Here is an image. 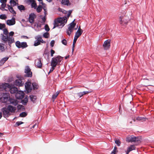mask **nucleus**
<instances>
[{
    "mask_svg": "<svg viewBox=\"0 0 154 154\" xmlns=\"http://www.w3.org/2000/svg\"><path fill=\"white\" fill-rule=\"evenodd\" d=\"M15 110V108L11 106H9L7 108H3L2 111L4 117L5 118L8 117L10 115L11 113L14 112Z\"/></svg>",
    "mask_w": 154,
    "mask_h": 154,
    "instance_id": "f257e3e1",
    "label": "nucleus"
},
{
    "mask_svg": "<svg viewBox=\"0 0 154 154\" xmlns=\"http://www.w3.org/2000/svg\"><path fill=\"white\" fill-rule=\"evenodd\" d=\"M141 140V139L139 137H135L134 135L129 136L126 138L127 142L131 143L135 142L137 144L140 143Z\"/></svg>",
    "mask_w": 154,
    "mask_h": 154,
    "instance_id": "f03ea898",
    "label": "nucleus"
},
{
    "mask_svg": "<svg viewBox=\"0 0 154 154\" xmlns=\"http://www.w3.org/2000/svg\"><path fill=\"white\" fill-rule=\"evenodd\" d=\"M2 39L5 42H7L8 45L11 46V44L14 42V38L13 37L8 36H4L3 34H1Z\"/></svg>",
    "mask_w": 154,
    "mask_h": 154,
    "instance_id": "7ed1b4c3",
    "label": "nucleus"
},
{
    "mask_svg": "<svg viewBox=\"0 0 154 154\" xmlns=\"http://www.w3.org/2000/svg\"><path fill=\"white\" fill-rule=\"evenodd\" d=\"M9 97L8 94L6 92L2 94L0 97V102L1 103H6Z\"/></svg>",
    "mask_w": 154,
    "mask_h": 154,
    "instance_id": "20e7f679",
    "label": "nucleus"
},
{
    "mask_svg": "<svg viewBox=\"0 0 154 154\" xmlns=\"http://www.w3.org/2000/svg\"><path fill=\"white\" fill-rule=\"evenodd\" d=\"M119 23L122 26H125L128 24L129 19L126 16H120L119 18Z\"/></svg>",
    "mask_w": 154,
    "mask_h": 154,
    "instance_id": "39448f33",
    "label": "nucleus"
},
{
    "mask_svg": "<svg viewBox=\"0 0 154 154\" xmlns=\"http://www.w3.org/2000/svg\"><path fill=\"white\" fill-rule=\"evenodd\" d=\"M67 18L66 17H60L58 18L57 19V21L58 22L61 28L63 27L65 23L67 22Z\"/></svg>",
    "mask_w": 154,
    "mask_h": 154,
    "instance_id": "423d86ee",
    "label": "nucleus"
},
{
    "mask_svg": "<svg viewBox=\"0 0 154 154\" xmlns=\"http://www.w3.org/2000/svg\"><path fill=\"white\" fill-rule=\"evenodd\" d=\"M31 83L30 81H28L25 83V87L26 93H28L30 92L32 88L31 85Z\"/></svg>",
    "mask_w": 154,
    "mask_h": 154,
    "instance_id": "0eeeda50",
    "label": "nucleus"
},
{
    "mask_svg": "<svg viewBox=\"0 0 154 154\" xmlns=\"http://www.w3.org/2000/svg\"><path fill=\"white\" fill-rule=\"evenodd\" d=\"M11 94H15V97L18 100L19 99V91H18L17 88L13 87L9 89Z\"/></svg>",
    "mask_w": 154,
    "mask_h": 154,
    "instance_id": "6e6552de",
    "label": "nucleus"
},
{
    "mask_svg": "<svg viewBox=\"0 0 154 154\" xmlns=\"http://www.w3.org/2000/svg\"><path fill=\"white\" fill-rule=\"evenodd\" d=\"M24 72L26 73L24 75L25 77H31L32 76V72L31 71V70L29 66H26Z\"/></svg>",
    "mask_w": 154,
    "mask_h": 154,
    "instance_id": "1a4fd4ad",
    "label": "nucleus"
},
{
    "mask_svg": "<svg viewBox=\"0 0 154 154\" xmlns=\"http://www.w3.org/2000/svg\"><path fill=\"white\" fill-rule=\"evenodd\" d=\"M110 39H107L104 42L103 44V47L105 50H107L109 49L110 46Z\"/></svg>",
    "mask_w": 154,
    "mask_h": 154,
    "instance_id": "9d476101",
    "label": "nucleus"
},
{
    "mask_svg": "<svg viewBox=\"0 0 154 154\" xmlns=\"http://www.w3.org/2000/svg\"><path fill=\"white\" fill-rule=\"evenodd\" d=\"M10 88V86L8 83H0V89L2 90H5Z\"/></svg>",
    "mask_w": 154,
    "mask_h": 154,
    "instance_id": "9b49d317",
    "label": "nucleus"
},
{
    "mask_svg": "<svg viewBox=\"0 0 154 154\" xmlns=\"http://www.w3.org/2000/svg\"><path fill=\"white\" fill-rule=\"evenodd\" d=\"M35 66L39 68L42 67V64L41 58H38L35 60Z\"/></svg>",
    "mask_w": 154,
    "mask_h": 154,
    "instance_id": "f8f14e48",
    "label": "nucleus"
},
{
    "mask_svg": "<svg viewBox=\"0 0 154 154\" xmlns=\"http://www.w3.org/2000/svg\"><path fill=\"white\" fill-rule=\"evenodd\" d=\"M36 17V15L33 13H32L29 15V21L31 23H33L35 21V18Z\"/></svg>",
    "mask_w": 154,
    "mask_h": 154,
    "instance_id": "ddd939ff",
    "label": "nucleus"
},
{
    "mask_svg": "<svg viewBox=\"0 0 154 154\" xmlns=\"http://www.w3.org/2000/svg\"><path fill=\"white\" fill-rule=\"evenodd\" d=\"M15 20L14 18L13 17L11 19L8 20L6 21V24L9 26L14 25L15 23Z\"/></svg>",
    "mask_w": 154,
    "mask_h": 154,
    "instance_id": "4468645a",
    "label": "nucleus"
},
{
    "mask_svg": "<svg viewBox=\"0 0 154 154\" xmlns=\"http://www.w3.org/2000/svg\"><path fill=\"white\" fill-rule=\"evenodd\" d=\"M56 59L55 58H52L51 60V65L53 67H55L57 65V63L56 61Z\"/></svg>",
    "mask_w": 154,
    "mask_h": 154,
    "instance_id": "2eb2a0df",
    "label": "nucleus"
},
{
    "mask_svg": "<svg viewBox=\"0 0 154 154\" xmlns=\"http://www.w3.org/2000/svg\"><path fill=\"white\" fill-rule=\"evenodd\" d=\"M83 30L80 29V26L75 34V36L79 38L82 34Z\"/></svg>",
    "mask_w": 154,
    "mask_h": 154,
    "instance_id": "dca6fc26",
    "label": "nucleus"
},
{
    "mask_svg": "<svg viewBox=\"0 0 154 154\" xmlns=\"http://www.w3.org/2000/svg\"><path fill=\"white\" fill-rule=\"evenodd\" d=\"M28 46L27 43L26 42H20V48H21L22 49L26 48Z\"/></svg>",
    "mask_w": 154,
    "mask_h": 154,
    "instance_id": "f3484780",
    "label": "nucleus"
},
{
    "mask_svg": "<svg viewBox=\"0 0 154 154\" xmlns=\"http://www.w3.org/2000/svg\"><path fill=\"white\" fill-rule=\"evenodd\" d=\"M53 58H55L56 59V61L57 62V64L58 65L60 64V63L61 62L63 59V57L59 55L54 57Z\"/></svg>",
    "mask_w": 154,
    "mask_h": 154,
    "instance_id": "a211bd4d",
    "label": "nucleus"
},
{
    "mask_svg": "<svg viewBox=\"0 0 154 154\" xmlns=\"http://www.w3.org/2000/svg\"><path fill=\"white\" fill-rule=\"evenodd\" d=\"M31 84L32 85V89L33 90H36L38 89L39 86L37 83L34 82L31 83Z\"/></svg>",
    "mask_w": 154,
    "mask_h": 154,
    "instance_id": "6ab92c4d",
    "label": "nucleus"
},
{
    "mask_svg": "<svg viewBox=\"0 0 154 154\" xmlns=\"http://www.w3.org/2000/svg\"><path fill=\"white\" fill-rule=\"evenodd\" d=\"M74 28H72L69 26L68 29L66 31V33L69 35L70 36L71 33L73 31Z\"/></svg>",
    "mask_w": 154,
    "mask_h": 154,
    "instance_id": "aec40b11",
    "label": "nucleus"
},
{
    "mask_svg": "<svg viewBox=\"0 0 154 154\" xmlns=\"http://www.w3.org/2000/svg\"><path fill=\"white\" fill-rule=\"evenodd\" d=\"M10 101L11 103L14 106H16L18 103V101L17 100L14 99H11Z\"/></svg>",
    "mask_w": 154,
    "mask_h": 154,
    "instance_id": "412c9836",
    "label": "nucleus"
},
{
    "mask_svg": "<svg viewBox=\"0 0 154 154\" xmlns=\"http://www.w3.org/2000/svg\"><path fill=\"white\" fill-rule=\"evenodd\" d=\"M35 39L38 40L39 42H41L43 43H45L46 42L45 41H43L42 39V37L40 36H36L35 37Z\"/></svg>",
    "mask_w": 154,
    "mask_h": 154,
    "instance_id": "4be33fe9",
    "label": "nucleus"
},
{
    "mask_svg": "<svg viewBox=\"0 0 154 154\" xmlns=\"http://www.w3.org/2000/svg\"><path fill=\"white\" fill-rule=\"evenodd\" d=\"M29 97L30 98L32 102L33 103L35 102V100L37 99V97L36 96L31 95L29 96Z\"/></svg>",
    "mask_w": 154,
    "mask_h": 154,
    "instance_id": "5701e85b",
    "label": "nucleus"
},
{
    "mask_svg": "<svg viewBox=\"0 0 154 154\" xmlns=\"http://www.w3.org/2000/svg\"><path fill=\"white\" fill-rule=\"evenodd\" d=\"M28 97L27 96H26L23 100H21V103L23 105H26L28 102Z\"/></svg>",
    "mask_w": 154,
    "mask_h": 154,
    "instance_id": "b1692460",
    "label": "nucleus"
},
{
    "mask_svg": "<svg viewBox=\"0 0 154 154\" xmlns=\"http://www.w3.org/2000/svg\"><path fill=\"white\" fill-rule=\"evenodd\" d=\"M8 7V9L10 12L11 13L13 14H16V12L14 10L12 7H10L9 5H7Z\"/></svg>",
    "mask_w": 154,
    "mask_h": 154,
    "instance_id": "393cba45",
    "label": "nucleus"
},
{
    "mask_svg": "<svg viewBox=\"0 0 154 154\" xmlns=\"http://www.w3.org/2000/svg\"><path fill=\"white\" fill-rule=\"evenodd\" d=\"M62 3L63 4L66 5H70L69 0H62Z\"/></svg>",
    "mask_w": 154,
    "mask_h": 154,
    "instance_id": "a878e982",
    "label": "nucleus"
},
{
    "mask_svg": "<svg viewBox=\"0 0 154 154\" xmlns=\"http://www.w3.org/2000/svg\"><path fill=\"white\" fill-rule=\"evenodd\" d=\"M8 59V57H4L0 61V66L3 64Z\"/></svg>",
    "mask_w": 154,
    "mask_h": 154,
    "instance_id": "bb28decb",
    "label": "nucleus"
},
{
    "mask_svg": "<svg viewBox=\"0 0 154 154\" xmlns=\"http://www.w3.org/2000/svg\"><path fill=\"white\" fill-rule=\"evenodd\" d=\"M40 17L42 20V21L41 23L43 24H44L46 21V16L45 15L44 17H43L42 15H40Z\"/></svg>",
    "mask_w": 154,
    "mask_h": 154,
    "instance_id": "cd10ccee",
    "label": "nucleus"
},
{
    "mask_svg": "<svg viewBox=\"0 0 154 154\" xmlns=\"http://www.w3.org/2000/svg\"><path fill=\"white\" fill-rule=\"evenodd\" d=\"M54 26H55L58 27L60 28H61L58 22L57 21V20H54Z\"/></svg>",
    "mask_w": 154,
    "mask_h": 154,
    "instance_id": "c85d7f7f",
    "label": "nucleus"
},
{
    "mask_svg": "<svg viewBox=\"0 0 154 154\" xmlns=\"http://www.w3.org/2000/svg\"><path fill=\"white\" fill-rule=\"evenodd\" d=\"M31 7L32 8H34L35 9H36L37 7V4L35 2V1H33L31 3Z\"/></svg>",
    "mask_w": 154,
    "mask_h": 154,
    "instance_id": "c756f323",
    "label": "nucleus"
},
{
    "mask_svg": "<svg viewBox=\"0 0 154 154\" xmlns=\"http://www.w3.org/2000/svg\"><path fill=\"white\" fill-rule=\"evenodd\" d=\"M24 95L25 94L22 91L20 90V100L22 99L24 97Z\"/></svg>",
    "mask_w": 154,
    "mask_h": 154,
    "instance_id": "7c9ffc66",
    "label": "nucleus"
},
{
    "mask_svg": "<svg viewBox=\"0 0 154 154\" xmlns=\"http://www.w3.org/2000/svg\"><path fill=\"white\" fill-rule=\"evenodd\" d=\"M42 7L41 5H38V7L37 8H36V11L38 13L42 11Z\"/></svg>",
    "mask_w": 154,
    "mask_h": 154,
    "instance_id": "2f4dec72",
    "label": "nucleus"
},
{
    "mask_svg": "<svg viewBox=\"0 0 154 154\" xmlns=\"http://www.w3.org/2000/svg\"><path fill=\"white\" fill-rule=\"evenodd\" d=\"M5 50V48L4 47V45L2 43H0V52H2Z\"/></svg>",
    "mask_w": 154,
    "mask_h": 154,
    "instance_id": "473e14b6",
    "label": "nucleus"
},
{
    "mask_svg": "<svg viewBox=\"0 0 154 154\" xmlns=\"http://www.w3.org/2000/svg\"><path fill=\"white\" fill-rule=\"evenodd\" d=\"M27 115V113L25 112H22L21 113H20V117H25Z\"/></svg>",
    "mask_w": 154,
    "mask_h": 154,
    "instance_id": "72a5a7b5",
    "label": "nucleus"
},
{
    "mask_svg": "<svg viewBox=\"0 0 154 154\" xmlns=\"http://www.w3.org/2000/svg\"><path fill=\"white\" fill-rule=\"evenodd\" d=\"M136 119L138 121H145L146 120V118L144 117L138 116L137 117Z\"/></svg>",
    "mask_w": 154,
    "mask_h": 154,
    "instance_id": "f704fd0d",
    "label": "nucleus"
},
{
    "mask_svg": "<svg viewBox=\"0 0 154 154\" xmlns=\"http://www.w3.org/2000/svg\"><path fill=\"white\" fill-rule=\"evenodd\" d=\"M3 30L4 34L5 35V36H8V32L7 29L6 28H4L3 29Z\"/></svg>",
    "mask_w": 154,
    "mask_h": 154,
    "instance_id": "c9c22d12",
    "label": "nucleus"
},
{
    "mask_svg": "<svg viewBox=\"0 0 154 154\" xmlns=\"http://www.w3.org/2000/svg\"><path fill=\"white\" fill-rule=\"evenodd\" d=\"M7 18V17L5 14H2L0 15V18L2 20H5Z\"/></svg>",
    "mask_w": 154,
    "mask_h": 154,
    "instance_id": "e433bc0d",
    "label": "nucleus"
},
{
    "mask_svg": "<svg viewBox=\"0 0 154 154\" xmlns=\"http://www.w3.org/2000/svg\"><path fill=\"white\" fill-rule=\"evenodd\" d=\"M10 3L11 6H14L16 5V2L14 0H11Z\"/></svg>",
    "mask_w": 154,
    "mask_h": 154,
    "instance_id": "4c0bfd02",
    "label": "nucleus"
},
{
    "mask_svg": "<svg viewBox=\"0 0 154 154\" xmlns=\"http://www.w3.org/2000/svg\"><path fill=\"white\" fill-rule=\"evenodd\" d=\"M78 38L77 37L75 36L74 39L73 40V45L72 46H73V47H75V43L77 41V40Z\"/></svg>",
    "mask_w": 154,
    "mask_h": 154,
    "instance_id": "58836bf2",
    "label": "nucleus"
},
{
    "mask_svg": "<svg viewBox=\"0 0 154 154\" xmlns=\"http://www.w3.org/2000/svg\"><path fill=\"white\" fill-rule=\"evenodd\" d=\"M40 43L39 42V41L37 39V40H35L34 42V45L35 46H36L39 45H40Z\"/></svg>",
    "mask_w": 154,
    "mask_h": 154,
    "instance_id": "ea45409f",
    "label": "nucleus"
},
{
    "mask_svg": "<svg viewBox=\"0 0 154 154\" xmlns=\"http://www.w3.org/2000/svg\"><path fill=\"white\" fill-rule=\"evenodd\" d=\"M49 33L47 32L45 33L43 35V37L45 38H48L49 37Z\"/></svg>",
    "mask_w": 154,
    "mask_h": 154,
    "instance_id": "a19ab883",
    "label": "nucleus"
},
{
    "mask_svg": "<svg viewBox=\"0 0 154 154\" xmlns=\"http://www.w3.org/2000/svg\"><path fill=\"white\" fill-rule=\"evenodd\" d=\"M6 26L5 24L0 23V29L2 30L5 28Z\"/></svg>",
    "mask_w": 154,
    "mask_h": 154,
    "instance_id": "79ce46f5",
    "label": "nucleus"
},
{
    "mask_svg": "<svg viewBox=\"0 0 154 154\" xmlns=\"http://www.w3.org/2000/svg\"><path fill=\"white\" fill-rule=\"evenodd\" d=\"M85 93L84 92V91L82 92H80L77 93L78 95L80 97H82L83 95H85Z\"/></svg>",
    "mask_w": 154,
    "mask_h": 154,
    "instance_id": "37998d69",
    "label": "nucleus"
},
{
    "mask_svg": "<svg viewBox=\"0 0 154 154\" xmlns=\"http://www.w3.org/2000/svg\"><path fill=\"white\" fill-rule=\"evenodd\" d=\"M115 143L118 146H119L121 144V142L119 140L117 139L115 140Z\"/></svg>",
    "mask_w": 154,
    "mask_h": 154,
    "instance_id": "c03bdc74",
    "label": "nucleus"
},
{
    "mask_svg": "<svg viewBox=\"0 0 154 154\" xmlns=\"http://www.w3.org/2000/svg\"><path fill=\"white\" fill-rule=\"evenodd\" d=\"M131 151L135 149L136 147L134 145H131L129 147Z\"/></svg>",
    "mask_w": 154,
    "mask_h": 154,
    "instance_id": "a18cd8bd",
    "label": "nucleus"
},
{
    "mask_svg": "<svg viewBox=\"0 0 154 154\" xmlns=\"http://www.w3.org/2000/svg\"><path fill=\"white\" fill-rule=\"evenodd\" d=\"M45 29L47 31H49L50 30V28L47 24L45 25Z\"/></svg>",
    "mask_w": 154,
    "mask_h": 154,
    "instance_id": "49530a36",
    "label": "nucleus"
},
{
    "mask_svg": "<svg viewBox=\"0 0 154 154\" xmlns=\"http://www.w3.org/2000/svg\"><path fill=\"white\" fill-rule=\"evenodd\" d=\"M25 8L23 5H20V11H24L25 10Z\"/></svg>",
    "mask_w": 154,
    "mask_h": 154,
    "instance_id": "de8ad7c7",
    "label": "nucleus"
},
{
    "mask_svg": "<svg viewBox=\"0 0 154 154\" xmlns=\"http://www.w3.org/2000/svg\"><path fill=\"white\" fill-rule=\"evenodd\" d=\"M61 42L62 43L65 45H67V41L65 39H63L62 41Z\"/></svg>",
    "mask_w": 154,
    "mask_h": 154,
    "instance_id": "09e8293b",
    "label": "nucleus"
},
{
    "mask_svg": "<svg viewBox=\"0 0 154 154\" xmlns=\"http://www.w3.org/2000/svg\"><path fill=\"white\" fill-rule=\"evenodd\" d=\"M22 110L24 111L25 110V108L24 106L20 104V110Z\"/></svg>",
    "mask_w": 154,
    "mask_h": 154,
    "instance_id": "8fccbe9b",
    "label": "nucleus"
},
{
    "mask_svg": "<svg viewBox=\"0 0 154 154\" xmlns=\"http://www.w3.org/2000/svg\"><path fill=\"white\" fill-rule=\"evenodd\" d=\"M55 43V41L54 40H52L50 42V45L52 47L54 46Z\"/></svg>",
    "mask_w": 154,
    "mask_h": 154,
    "instance_id": "3c124183",
    "label": "nucleus"
},
{
    "mask_svg": "<svg viewBox=\"0 0 154 154\" xmlns=\"http://www.w3.org/2000/svg\"><path fill=\"white\" fill-rule=\"evenodd\" d=\"M75 19L73 20L72 23H71L70 24L72 26V27H75L76 23H74V22L75 21Z\"/></svg>",
    "mask_w": 154,
    "mask_h": 154,
    "instance_id": "603ef678",
    "label": "nucleus"
},
{
    "mask_svg": "<svg viewBox=\"0 0 154 154\" xmlns=\"http://www.w3.org/2000/svg\"><path fill=\"white\" fill-rule=\"evenodd\" d=\"M14 34V32L13 31H11L9 33V35H8V36H10V37H12Z\"/></svg>",
    "mask_w": 154,
    "mask_h": 154,
    "instance_id": "864d4df0",
    "label": "nucleus"
},
{
    "mask_svg": "<svg viewBox=\"0 0 154 154\" xmlns=\"http://www.w3.org/2000/svg\"><path fill=\"white\" fill-rule=\"evenodd\" d=\"M55 53V51L53 49H51V57L53 56V54Z\"/></svg>",
    "mask_w": 154,
    "mask_h": 154,
    "instance_id": "5fc2aeb1",
    "label": "nucleus"
},
{
    "mask_svg": "<svg viewBox=\"0 0 154 154\" xmlns=\"http://www.w3.org/2000/svg\"><path fill=\"white\" fill-rule=\"evenodd\" d=\"M22 77L20 75V86H22L23 85V83H22L21 81L22 79Z\"/></svg>",
    "mask_w": 154,
    "mask_h": 154,
    "instance_id": "6e6d98bb",
    "label": "nucleus"
},
{
    "mask_svg": "<svg viewBox=\"0 0 154 154\" xmlns=\"http://www.w3.org/2000/svg\"><path fill=\"white\" fill-rule=\"evenodd\" d=\"M57 94H53L52 96V98L54 99V100L56 98V97L57 96Z\"/></svg>",
    "mask_w": 154,
    "mask_h": 154,
    "instance_id": "4d7b16f0",
    "label": "nucleus"
},
{
    "mask_svg": "<svg viewBox=\"0 0 154 154\" xmlns=\"http://www.w3.org/2000/svg\"><path fill=\"white\" fill-rule=\"evenodd\" d=\"M21 38H24V39H29V37L26 36L25 35H22L21 37Z\"/></svg>",
    "mask_w": 154,
    "mask_h": 154,
    "instance_id": "13d9d810",
    "label": "nucleus"
},
{
    "mask_svg": "<svg viewBox=\"0 0 154 154\" xmlns=\"http://www.w3.org/2000/svg\"><path fill=\"white\" fill-rule=\"evenodd\" d=\"M34 27H41L40 26H39V24L38 23H35L34 24Z\"/></svg>",
    "mask_w": 154,
    "mask_h": 154,
    "instance_id": "bf43d9fd",
    "label": "nucleus"
},
{
    "mask_svg": "<svg viewBox=\"0 0 154 154\" xmlns=\"http://www.w3.org/2000/svg\"><path fill=\"white\" fill-rule=\"evenodd\" d=\"M15 45L18 48H19V41H17L16 42Z\"/></svg>",
    "mask_w": 154,
    "mask_h": 154,
    "instance_id": "052dcab7",
    "label": "nucleus"
},
{
    "mask_svg": "<svg viewBox=\"0 0 154 154\" xmlns=\"http://www.w3.org/2000/svg\"><path fill=\"white\" fill-rule=\"evenodd\" d=\"M6 6V3H2L1 7L2 8H4Z\"/></svg>",
    "mask_w": 154,
    "mask_h": 154,
    "instance_id": "680f3d73",
    "label": "nucleus"
},
{
    "mask_svg": "<svg viewBox=\"0 0 154 154\" xmlns=\"http://www.w3.org/2000/svg\"><path fill=\"white\" fill-rule=\"evenodd\" d=\"M15 84L17 85V86H18L19 85V80H16L15 82Z\"/></svg>",
    "mask_w": 154,
    "mask_h": 154,
    "instance_id": "e2e57ef3",
    "label": "nucleus"
},
{
    "mask_svg": "<svg viewBox=\"0 0 154 154\" xmlns=\"http://www.w3.org/2000/svg\"><path fill=\"white\" fill-rule=\"evenodd\" d=\"M117 149V147L116 146H115L113 150L112 151V152L116 153Z\"/></svg>",
    "mask_w": 154,
    "mask_h": 154,
    "instance_id": "0e129e2a",
    "label": "nucleus"
},
{
    "mask_svg": "<svg viewBox=\"0 0 154 154\" xmlns=\"http://www.w3.org/2000/svg\"><path fill=\"white\" fill-rule=\"evenodd\" d=\"M7 0H0L1 3H6Z\"/></svg>",
    "mask_w": 154,
    "mask_h": 154,
    "instance_id": "69168bd1",
    "label": "nucleus"
},
{
    "mask_svg": "<svg viewBox=\"0 0 154 154\" xmlns=\"http://www.w3.org/2000/svg\"><path fill=\"white\" fill-rule=\"evenodd\" d=\"M54 68L55 67H53L52 66V67H51V68L50 70V71L48 72V74H49L51 72H52L54 70Z\"/></svg>",
    "mask_w": 154,
    "mask_h": 154,
    "instance_id": "338daca9",
    "label": "nucleus"
},
{
    "mask_svg": "<svg viewBox=\"0 0 154 154\" xmlns=\"http://www.w3.org/2000/svg\"><path fill=\"white\" fill-rule=\"evenodd\" d=\"M34 0H27L26 1V2L27 3H29V2L30 3H31L33 1H34Z\"/></svg>",
    "mask_w": 154,
    "mask_h": 154,
    "instance_id": "774afa93",
    "label": "nucleus"
}]
</instances>
